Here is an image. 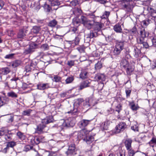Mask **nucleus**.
<instances>
[{"label":"nucleus","mask_w":156,"mask_h":156,"mask_svg":"<svg viewBox=\"0 0 156 156\" xmlns=\"http://www.w3.org/2000/svg\"><path fill=\"white\" fill-rule=\"evenodd\" d=\"M124 41H120L116 43L114 53L116 55H119L121 51L123 49Z\"/></svg>","instance_id":"1"},{"label":"nucleus","mask_w":156,"mask_h":156,"mask_svg":"<svg viewBox=\"0 0 156 156\" xmlns=\"http://www.w3.org/2000/svg\"><path fill=\"white\" fill-rule=\"evenodd\" d=\"M37 45L33 42L31 43L29 46L27 48L25 49L24 51V53L25 55L30 54L34 51V49L37 47Z\"/></svg>","instance_id":"2"},{"label":"nucleus","mask_w":156,"mask_h":156,"mask_svg":"<svg viewBox=\"0 0 156 156\" xmlns=\"http://www.w3.org/2000/svg\"><path fill=\"white\" fill-rule=\"evenodd\" d=\"M110 14V11H105L102 15L101 16V23H106V24H107L108 22V18Z\"/></svg>","instance_id":"3"},{"label":"nucleus","mask_w":156,"mask_h":156,"mask_svg":"<svg viewBox=\"0 0 156 156\" xmlns=\"http://www.w3.org/2000/svg\"><path fill=\"white\" fill-rule=\"evenodd\" d=\"M89 133L88 131L85 129H83L80 131L78 133L77 137L80 140L83 139L84 140L87 134Z\"/></svg>","instance_id":"4"},{"label":"nucleus","mask_w":156,"mask_h":156,"mask_svg":"<svg viewBox=\"0 0 156 156\" xmlns=\"http://www.w3.org/2000/svg\"><path fill=\"white\" fill-rule=\"evenodd\" d=\"M80 20V22H81L86 27H89L92 25L91 22L88 20L87 18L84 16H81Z\"/></svg>","instance_id":"5"},{"label":"nucleus","mask_w":156,"mask_h":156,"mask_svg":"<svg viewBox=\"0 0 156 156\" xmlns=\"http://www.w3.org/2000/svg\"><path fill=\"white\" fill-rule=\"evenodd\" d=\"M126 124L125 122H120L115 127L116 133H119L121 131H123L126 128Z\"/></svg>","instance_id":"6"},{"label":"nucleus","mask_w":156,"mask_h":156,"mask_svg":"<svg viewBox=\"0 0 156 156\" xmlns=\"http://www.w3.org/2000/svg\"><path fill=\"white\" fill-rule=\"evenodd\" d=\"M19 80V79L18 77H15L11 79L8 87L12 88H16L17 87V81Z\"/></svg>","instance_id":"7"},{"label":"nucleus","mask_w":156,"mask_h":156,"mask_svg":"<svg viewBox=\"0 0 156 156\" xmlns=\"http://www.w3.org/2000/svg\"><path fill=\"white\" fill-rule=\"evenodd\" d=\"M75 148L74 144H72L69 145L67 151L66 152V154L67 155H71L74 154H76L75 153Z\"/></svg>","instance_id":"8"},{"label":"nucleus","mask_w":156,"mask_h":156,"mask_svg":"<svg viewBox=\"0 0 156 156\" xmlns=\"http://www.w3.org/2000/svg\"><path fill=\"white\" fill-rule=\"evenodd\" d=\"M70 119H71L69 118L64 121L62 125V127H67L73 126L75 124V123L73 121H71Z\"/></svg>","instance_id":"9"},{"label":"nucleus","mask_w":156,"mask_h":156,"mask_svg":"<svg viewBox=\"0 0 156 156\" xmlns=\"http://www.w3.org/2000/svg\"><path fill=\"white\" fill-rule=\"evenodd\" d=\"M91 82V80H90L83 81L80 84L79 89L82 90L84 88L89 87Z\"/></svg>","instance_id":"10"},{"label":"nucleus","mask_w":156,"mask_h":156,"mask_svg":"<svg viewBox=\"0 0 156 156\" xmlns=\"http://www.w3.org/2000/svg\"><path fill=\"white\" fill-rule=\"evenodd\" d=\"M36 66L33 63H31L30 64L26 65L25 67V71L27 72H29L32 70L34 71L35 70V69H36Z\"/></svg>","instance_id":"11"},{"label":"nucleus","mask_w":156,"mask_h":156,"mask_svg":"<svg viewBox=\"0 0 156 156\" xmlns=\"http://www.w3.org/2000/svg\"><path fill=\"white\" fill-rule=\"evenodd\" d=\"M41 119L42 120V122L43 124H46L52 122L53 120V117L51 116L47 117L43 119V118L41 117Z\"/></svg>","instance_id":"12"},{"label":"nucleus","mask_w":156,"mask_h":156,"mask_svg":"<svg viewBox=\"0 0 156 156\" xmlns=\"http://www.w3.org/2000/svg\"><path fill=\"white\" fill-rule=\"evenodd\" d=\"M88 76V72L87 70L86 69H82L80 74V78L84 79L87 78Z\"/></svg>","instance_id":"13"},{"label":"nucleus","mask_w":156,"mask_h":156,"mask_svg":"<svg viewBox=\"0 0 156 156\" xmlns=\"http://www.w3.org/2000/svg\"><path fill=\"white\" fill-rule=\"evenodd\" d=\"M50 2L51 7L56 6V8L53 9L55 10L58 8V6L60 4V3L58 0H48Z\"/></svg>","instance_id":"14"},{"label":"nucleus","mask_w":156,"mask_h":156,"mask_svg":"<svg viewBox=\"0 0 156 156\" xmlns=\"http://www.w3.org/2000/svg\"><path fill=\"white\" fill-rule=\"evenodd\" d=\"M94 79L97 81H104L105 80V76L104 74L98 73L95 75Z\"/></svg>","instance_id":"15"},{"label":"nucleus","mask_w":156,"mask_h":156,"mask_svg":"<svg viewBox=\"0 0 156 156\" xmlns=\"http://www.w3.org/2000/svg\"><path fill=\"white\" fill-rule=\"evenodd\" d=\"M90 120L83 119L79 122L80 126L81 128H83L87 126L90 122Z\"/></svg>","instance_id":"16"},{"label":"nucleus","mask_w":156,"mask_h":156,"mask_svg":"<svg viewBox=\"0 0 156 156\" xmlns=\"http://www.w3.org/2000/svg\"><path fill=\"white\" fill-rule=\"evenodd\" d=\"M129 106L130 108L133 111L137 110L139 108L138 104H135L133 101L129 102Z\"/></svg>","instance_id":"17"},{"label":"nucleus","mask_w":156,"mask_h":156,"mask_svg":"<svg viewBox=\"0 0 156 156\" xmlns=\"http://www.w3.org/2000/svg\"><path fill=\"white\" fill-rule=\"evenodd\" d=\"M104 24H105V23H101V20L100 22H94V24L95 26L94 27V30H97L98 31H100L103 26Z\"/></svg>","instance_id":"18"},{"label":"nucleus","mask_w":156,"mask_h":156,"mask_svg":"<svg viewBox=\"0 0 156 156\" xmlns=\"http://www.w3.org/2000/svg\"><path fill=\"white\" fill-rule=\"evenodd\" d=\"M132 140L130 139L126 140L124 143L125 146L127 150L132 148L131 144Z\"/></svg>","instance_id":"19"},{"label":"nucleus","mask_w":156,"mask_h":156,"mask_svg":"<svg viewBox=\"0 0 156 156\" xmlns=\"http://www.w3.org/2000/svg\"><path fill=\"white\" fill-rule=\"evenodd\" d=\"M8 101L9 100L7 98L0 96V107L7 104Z\"/></svg>","instance_id":"20"},{"label":"nucleus","mask_w":156,"mask_h":156,"mask_svg":"<svg viewBox=\"0 0 156 156\" xmlns=\"http://www.w3.org/2000/svg\"><path fill=\"white\" fill-rule=\"evenodd\" d=\"M93 100L92 97H90L89 98L88 101H85L83 103V106L85 108H88L90 106L94 105V104L92 103L91 102Z\"/></svg>","instance_id":"21"},{"label":"nucleus","mask_w":156,"mask_h":156,"mask_svg":"<svg viewBox=\"0 0 156 156\" xmlns=\"http://www.w3.org/2000/svg\"><path fill=\"white\" fill-rule=\"evenodd\" d=\"M10 71V69L8 67H4L0 69V74L3 75L8 74Z\"/></svg>","instance_id":"22"},{"label":"nucleus","mask_w":156,"mask_h":156,"mask_svg":"<svg viewBox=\"0 0 156 156\" xmlns=\"http://www.w3.org/2000/svg\"><path fill=\"white\" fill-rule=\"evenodd\" d=\"M84 140L85 141L87 144H90L94 140V138L93 136L87 134L86 137L85 138V139Z\"/></svg>","instance_id":"23"},{"label":"nucleus","mask_w":156,"mask_h":156,"mask_svg":"<svg viewBox=\"0 0 156 156\" xmlns=\"http://www.w3.org/2000/svg\"><path fill=\"white\" fill-rule=\"evenodd\" d=\"M22 62L20 60H16L10 63V66L13 68H15L19 66L21 64Z\"/></svg>","instance_id":"24"},{"label":"nucleus","mask_w":156,"mask_h":156,"mask_svg":"<svg viewBox=\"0 0 156 156\" xmlns=\"http://www.w3.org/2000/svg\"><path fill=\"white\" fill-rule=\"evenodd\" d=\"M134 70V66L130 65L126 69V71L128 75H130Z\"/></svg>","instance_id":"25"},{"label":"nucleus","mask_w":156,"mask_h":156,"mask_svg":"<svg viewBox=\"0 0 156 156\" xmlns=\"http://www.w3.org/2000/svg\"><path fill=\"white\" fill-rule=\"evenodd\" d=\"M140 37L144 38L148 36V33L146 31L144 28L141 29L140 32Z\"/></svg>","instance_id":"26"},{"label":"nucleus","mask_w":156,"mask_h":156,"mask_svg":"<svg viewBox=\"0 0 156 156\" xmlns=\"http://www.w3.org/2000/svg\"><path fill=\"white\" fill-rule=\"evenodd\" d=\"M130 65L129 64L127 60L126 59H122L121 63V66L124 68H126Z\"/></svg>","instance_id":"27"},{"label":"nucleus","mask_w":156,"mask_h":156,"mask_svg":"<svg viewBox=\"0 0 156 156\" xmlns=\"http://www.w3.org/2000/svg\"><path fill=\"white\" fill-rule=\"evenodd\" d=\"M31 150H33L34 151L37 152V154H38V151H36L35 149L32 146L30 145H26L24 147V151L26 152H27Z\"/></svg>","instance_id":"28"},{"label":"nucleus","mask_w":156,"mask_h":156,"mask_svg":"<svg viewBox=\"0 0 156 156\" xmlns=\"http://www.w3.org/2000/svg\"><path fill=\"white\" fill-rule=\"evenodd\" d=\"M114 30L117 33L122 32V30L121 27V26L119 24H117L115 25L114 27Z\"/></svg>","instance_id":"29"},{"label":"nucleus","mask_w":156,"mask_h":156,"mask_svg":"<svg viewBox=\"0 0 156 156\" xmlns=\"http://www.w3.org/2000/svg\"><path fill=\"white\" fill-rule=\"evenodd\" d=\"M109 125V122L108 121H106L102 123L101 126L104 129L107 130Z\"/></svg>","instance_id":"30"},{"label":"nucleus","mask_w":156,"mask_h":156,"mask_svg":"<svg viewBox=\"0 0 156 156\" xmlns=\"http://www.w3.org/2000/svg\"><path fill=\"white\" fill-rule=\"evenodd\" d=\"M57 23V21L55 19H54L48 23V25L49 27H55Z\"/></svg>","instance_id":"31"},{"label":"nucleus","mask_w":156,"mask_h":156,"mask_svg":"<svg viewBox=\"0 0 156 156\" xmlns=\"http://www.w3.org/2000/svg\"><path fill=\"white\" fill-rule=\"evenodd\" d=\"M98 36V34L96 32L90 31L89 34L87 35V38H93L94 37H96Z\"/></svg>","instance_id":"32"},{"label":"nucleus","mask_w":156,"mask_h":156,"mask_svg":"<svg viewBox=\"0 0 156 156\" xmlns=\"http://www.w3.org/2000/svg\"><path fill=\"white\" fill-rule=\"evenodd\" d=\"M74 79V77L73 76H68L66 80L65 81L66 84L71 83L73 82Z\"/></svg>","instance_id":"33"},{"label":"nucleus","mask_w":156,"mask_h":156,"mask_svg":"<svg viewBox=\"0 0 156 156\" xmlns=\"http://www.w3.org/2000/svg\"><path fill=\"white\" fill-rule=\"evenodd\" d=\"M7 145L9 148H11V149H13L14 147L16 145V143L13 141H11L8 142Z\"/></svg>","instance_id":"34"},{"label":"nucleus","mask_w":156,"mask_h":156,"mask_svg":"<svg viewBox=\"0 0 156 156\" xmlns=\"http://www.w3.org/2000/svg\"><path fill=\"white\" fill-rule=\"evenodd\" d=\"M134 57L136 58H138L140 55L141 51L139 49L136 48L134 49Z\"/></svg>","instance_id":"35"},{"label":"nucleus","mask_w":156,"mask_h":156,"mask_svg":"<svg viewBox=\"0 0 156 156\" xmlns=\"http://www.w3.org/2000/svg\"><path fill=\"white\" fill-rule=\"evenodd\" d=\"M17 135L18 137L21 140H23L25 139V136L23 133L20 132H18L17 133Z\"/></svg>","instance_id":"36"},{"label":"nucleus","mask_w":156,"mask_h":156,"mask_svg":"<svg viewBox=\"0 0 156 156\" xmlns=\"http://www.w3.org/2000/svg\"><path fill=\"white\" fill-rule=\"evenodd\" d=\"M7 95L12 98H16L18 97L17 94L13 91H11L7 93Z\"/></svg>","instance_id":"37"},{"label":"nucleus","mask_w":156,"mask_h":156,"mask_svg":"<svg viewBox=\"0 0 156 156\" xmlns=\"http://www.w3.org/2000/svg\"><path fill=\"white\" fill-rule=\"evenodd\" d=\"M43 7L44 10H45L46 11L48 12H50L51 10L52 9L53 10H55L54 9H53L54 8H53V7H52L51 8L49 5H47L46 3L44 4V6H43Z\"/></svg>","instance_id":"38"},{"label":"nucleus","mask_w":156,"mask_h":156,"mask_svg":"<svg viewBox=\"0 0 156 156\" xmlns=\"http://www.w3.org/2000/svg\"><path fill=\"white\" fill-rule=\"evenodd\" d=\"M147 10L152 16H153L154 13H155V11L153 8L150 6H148L147 7Z\"/></svg>","instance_id":"39"},{"label":"nucleus","mask_w":156,"mask_h":156,"mask_svg":"<svg viewBox=\"0 0 156 156\" xmlns=\"http://www.w3.org/2000/svg\"><path fill=\"white\" fill-rule=\"evenodd\" d=\"M102 67V63L101 62H98L95 65V69L96 70H99Z\"/></svg>","instance_id":"40"},{"label":"nucleus","mask_w":156,"mask_h":156,"mask_svg":"<svg viewBox=\"0 0 156 156\" xmlns=\"http://www.w3.org/2000/svg\"><path fill=\"white\" fill-rule=\"evenodd\" d=\"M25 34L23 30H20L18 34L17 37L19 38H21L25 37Z\"/></svg>","instance_id":"41"},{"label":"nucleus","mask_w":156,"mask_h":156,"mask_svg":"<svg viewBox=\"0 0 156 156\" xmlns=\"http://www.w3.org/2000/svg\"><path fill=\"white\" fill-rule=\"evenodd\" d=\"M49 87V85L48 83H44L43 84H40V89L44 90Z\"/></svg>","instance_id":"42"},{"label":"nucleus","mask_w":156,"mask_h":156,"mask_svg":"<svg viewBox=\"0 0 156 156\" xmlns=\"http://www.w3.org/2000/svg\"><path fill=\"white\" fill-rule=\"evenodd\" d=\"M32 110L30 109H28L25 110H24L22 112V115H23L29 116Z\"/></svg>","instance_id":"43"},{"label":"nucleus","mask_w":156,"mask_h":156,"mask_svg":"<svg viewBox=\"0 0 156 156\" xmlns=\"http://www.w3.org/2000/svg\"><path fill=\"white\" fill-rule=\"evenodd\" d=\"M117 156H125V151L122 150H119L117 151Z\"/></svg>","instance_id":"44"},{"label":"nucleus","mask_w":156,"mask_h":156,"mask_svg":"<svg viewBox=\"0 0 156 156\" xmlns=\"http://www.w3.org/2000/svg\"><path fill=\"white\" fill-rule=\"evenodd\" d=\"M79 1L78 0H73L70 2V5L75 6L79 4Z\"/></svg>","instance_id":"45"},{"label":"nucleus","mask_w":156,"mask_h":156,"mask_svg":"<svg viewBox=\"0 0 156 156\" xmlns=\"http://www.w3.org/2000/svg\"><path fill=\"white\" fill-rule=\"evenodd\" d=\"M128 152V156H134L136 152L134 151L133 149L132 148L129 149L127 150Z\"/></svg>","instance_id":"46"},{"label":"nucleus","mask_w":156,"mask_h":156,"mask_svg":"<svg viewBox=\"0 0 156 156\" xmlns=\"http://www.w3.org/2000/svg\"><path fill=\"white\" fill-rule=\"evenodd\" d=\"M136 40L138 43L142 44L144 41V38L139 37L137 38Z\"/></svg>","instance_id":"47"},{"label":"nucleus","mask_w":156,"mask_h":156,"mask_svg":"<svg viewBox=\"0 0 156 156\" xmlns=\"http://www.w3.org/2000/svg\"><path fill=\"white\" fill-rule=\"evenodd\" d=\"M122 110V105L120 104H118L116 107L115 111L119 113Z\"/></svg>","instance_id":"48"},{"label":"nucleus","mask_w":156,"mask_h":156,"mask_svg":"<svg viewBox=\"0 0 156 156\" xmlns=\"http://www.w3.org/2000/svg\"><path fill=\"white\" fill-rule=\"evenodd\" d=\"M11 149L7 145L6 147L2 149V151L4 153H6L7 152H9V151H11Z\"/></svg>","instance_id":"49"},{"label":"nucleus","mask_w":156,"mask_h":156,"mask_svg":"<svg viewBox=\"0 0 156 156\" xmlns=\"http://www.w3.org/2000/svg\"><path fill=\"white\" fill-rule=\"evenodd\" d=\"M31 31L34 34H37L39 31V28L37 27H34L31 30Z\"/></svg>","instance_id":"50"},{"label":"nucleus","mask_w":156,"mask_h":156,"mask_svg":"<svg viewBox=\"0 0 156 156\" xmlns=\"http://www.w3.org/2000/svg\"><path fill=\"white\" fill-rule=\"evenodd\" d=\"M149 143L151 146L153 147L154 145L153 144L156 143V138L154 137L152 138Z\"/></svg>","instance_id":"51"},{"label":"nucleus","mask_w":156,"mask_h":156,"mask_svg":"<svg viewBox=\"0 0 156 156\" xmlns=\"http://www.w3.org/2000/svg\"><path fill=\"white\" fill-rule=\"evenodd\" d=\"M41 48L43 50H46L48 49L49 46L47 44H44L41 46Z\"/></svg>","instance_id":"52"},{"label":"nucleus","mask_w":156,"mask_h":156,"mask_svg":"<svg viewBox=\"0 0 156 156\" xmlns=\"http://www.w3.org/2000/svg\"><path fill=\"white\" fill-rule=\"evenodd\" d=\"M11 152H9L10 154L9 156H16L17 155L16 152L13 149H11Z\"/></svg>","instance_id":"53"},{"label":"nucleus","mask_w":156,"mask_h":156,"mask_svg":"<svg viewBox=\"0 0 156 156\" xmlns=\"http://www.w3.org/2000/svg\"><path fill=\"white\" fill-rule=\"evenodd\" d=\"M67 65L69 66L72 67L74 65V61L73 60H69L67 62Z\"/></svg>","instance_id":"54"},{"label":"nucleus","mask_w":156,"mask_h":156,"mask_svg":"<svg viewBox=\"0 0 156 156\" xmlns=\"http://www.w3.org/2000/svg\"><path fill=\"white\" fill-rule=\"evenodd\" d=\"M61 79V78L60 77L55 76H54L53 79V80L56 82H58L60 81Z\"/></svg>","instance_id":"55"},{"label":"nucleus","mask_w":156,"mask_h":156,"mask_svg":"<svg viewBox=\"0 0 156 156\" xmlns=\"http://www.w3.org/2000/svg\"><path fill=\"white\" fill-rule=\"evenodd\" d=\"M14 55V54H11L7 55L5 56V58L11 59L13 57Z\"/></svg>","instance_id":"56"},{"label":"nucleus","mask_w":156,"mask_h":156,"mask_svg":"<svg viewBox=\"0 0 156 156\" xmlns=\"http://www.w3.org/2000/svg\"><path fill=\"white\" fill-rule=\"evenodd\" d=\"M94 1L99 2L100 3L104 4L108 2L107 0H94Z\"/></svg>","instance_id":"57"},{"label":"nucleus","mask_w":156,"mask_h":156,"mask_svg":"<svg viewBox=\"0 0 156 156\" xmlns=\"http://www.w3.org/2000/svg\"><path fill=\"white\" fill-rule=\"evenodd\" d=\"M80 41V39L78 37H76L74 40L73 41H74V43L75 45H77L78 44Z\"/></svg>","instance_id":"58"},{"label":"nucleus","mask_w":156,"mask_h":156,"mask_svg":"<svg viewBox=\"0 0 156 156\" xmlns=\"http://www.w3.org/2000/svg\"><path fill=\"white\" fill-rule=\"evenodd\" d=\"M34 140V143L36 145H37L39 144V138L37 136L35 137Z\"/></svg>","instance_id":"59"},{"label":"nucleus","mask_w":156,"mask_h":156,"mask_svg":"<svg viewBox=\"0 0 156 156\" xmlns=\"http://www.w3.org/2000/svg\"><path fill=\"white\" fill-rule=\"evenodd\" d=\"M151 40L153 45L154 46L156 47V38L155 37H153Z\"/></svg>","instance_id":"60"},{"label":"nucleus","mask_w":156,"mask_h":156,"mask_svg":"<svg viewBox=\"0 0 156 156\" xmlns=\"http://www.w3.org/2000/svg\"><path fill=\"white\" fill-rule=\"evenodd\" d=\"M131 92V90H129L128 89H126V93L127 97H129Z\"/></svg>","instance_id":"61"},{"label":"nucleus","mask_w":156,"mask_h":156,"mask_svg":"<svg viewBox=\"0 0 156 156\" xmlns=\"http://www.w3.org/2000/svg\"><path fill=\"white\" fill-rule=\"evenodd\" d=\"M105 37L106 40L108 42L111 41L112 40V38L111 36H108Z\"/></svg>","instance_id":"62"},{"label":"nucleus","mask_w":156,"mask_h":156,"mask_svg":"<svg viewBox=\"0 0 156 156\" xmlns=\"http://www.w3.org/2000/svg\"><path fill=\"white\" fill-rule=\"evenodd\" d=\"M82 101H80L79 100L76 101L74 104V106H76L77 107L80 106V105L81 104Z\"/></svg>","instance_id":"63"},{"label":"nucleus","mask_w":156,"mask_h":156,"mask_svg":"<svg viewBox=\"0 0 156 156\" xmlns=\"http://www.w3.org/2000/svg\"><path fill=\"white\" fill-rule=\"evenodd\" d=\"M131 128L134 131H137L138 130V127L137 126L135 125L132 126L131 127Z\"/></svg>","instance_id":"64"}]
</instances>
